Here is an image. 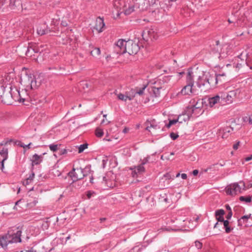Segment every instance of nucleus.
<instances>
[{"instance_id": "f704fd0d", "label": "nucleus", "mask_w": 252, "mask_h": 252, "mask_svg": "<svg viewBox=\"0 0 252 252\" xmlns=\"http://www.w3.org/2000/svg\"><path fill=\"white\" fill-rule=\"evenodd\" d=\"M224 213V211L223 210L220 209L216 211L215 215L216 216H223Z\"/></svg>"}, {"instance_id": "de8ad7c7", "label": "nucleus", "mask_w": 252, "mask_h": 252, "mask_svg": "<svg viewBox=\"0 0 252 252\" xmlns=\"http://www.w3.org/2000/svg\"><path fill=\"white\" fill-rule=\"evenodd\" d=\"M239 145H240L239 141H238L236 144H234V145L233 146V148L234 149V150H237L238 149Z\"/></svg>"}, {"instance_id": "4468645a", "label": "nucleus", "mask_w": 252, "mask_h": 252, "mask_svg": "<svg viewBox=\"0 0 252 252\" xmlns=\"http://www.w3.org/2000/svg\"><path fill=\"white\" fill-rule=\"evenodd\" d=\"M233 130V128L231 127H226L219 130L220 133H221V137L223 139L227 138Z\"/></svg>"}, {"instance_id": "2f4dec72", "label": "nucleus", "mask_w": 252, "mask_h": 252, "mask_svg": "<svg viewBox=\"0 0 252 252\" xmlns=\"http://www.w3.org/2000/svg\"><path fill=\"white\" fill-rule=\"evenodd\" d=\"M91 55L94 57H97L100 54V50L98 48H95L91 52Z\"/></svg>"}, {"instance_id": "13d9d810", "label": "nucleus", "mask_w": 252, "mask_h": 252, "mask_svg": "<svg viewBox=\"0 0 252 252\" xmlns=\"http://www.w3.org/2000/svg\"><path fill=\"white\" fill-rule=\"evenodd\" d=\"M181 177L183 179H186L187 178V175L185 173H183L181 174Z\"/></svg>"}, {"instance_id": "864d4df0", "label": "nucleus", "mask_w": 252, "mask_h": 252, "mask_svg": "<svg viewBox=\"0 0 252 252\" xmlns=\"http://www.w3.org/2000/svg\"><path fill=\"white\" fill-rule=\"evenodd\" d=\"M22 200H19L18 201H17L15 203V206L14 207V209L17 210V206L19 205V204L21 202Z\"/></svg>"}, {"instance_id": "cd10ccee", "label": "nucleus", "mask_w": 252, "mask_h": 252, "mask_svg": "<svg viewBox=\"0 0 252 252\" xmlns=\"http://www.w3.org/2000/svg\"><path fill=\"white\" fill-rule=\"evenodd\" d=\"M115 94L117 95V97L118 98V99L119 100H121L122 101H124L125 102L127 100H128V98L127 97V96L126 95V94H123L122 93H119V94L115 93Z\"/></svg>"}, {"instance_id": "473e14b6", "label": "nucleus", "mask_w": 252, "mask_h": 252, "mask_svg": "<svg viewBox=\"0 0 252 252\" xmlns=\"http://www.w3.org/2000/svg\"><path fill=\"white\" fill-rule=\"evenodd\" d=\"M146 87V86H144L141 88H136L135 90H136V94H138L139 95H142L144 93V91Z\"/></svg>"}, {"instance_id": "6e6552de", "label": "nucleus", "mask_w": 252, "mask_h": 252, "mask_svg": "<svg viewBox=\"0 0 252 252\" xmlns=\"http://www.w3.org/2000/svg\"><path fill=\"white\" fill-rule=\"evenodd\" d=\"M142 37L144 40L149 41V40H153L157 39L158 37L157 32H156L153 29H146L142 33Z\"/></svg>"}, {"instance_id": "423d86ee", "label": "nucleus", "mask_w": 252, "mask_h": 252, "mask_svg": "<svg viewBox=\"0 0 252 252\" xmlns=\"http://www.w3.org/2000/svg\"><path fill=\"white\" fill-rule=\"evenodd\" d=\"M198 71H200V73L198 74V75H202L203 76H205V79L206 80L207 82L210 85L211 87H215L218 84V82L219 80H220V77L224 76V74H218L215 75H211L210 74L209 72H205L201 71L200 70H198ZM202 79V77H201V79Z\"/></svg>"}, {"instance_id": "1a4fd4ad", "label": "nucleus", "mask_w": 252, "mask_h": 252, "mask_svg": "<svg viewBox=\"0 0 252 252\" xmlns=\"http://www.w3.org/2000/svg\"><path fill=\"white\" fill-rule=\"evenodd\" d=\"M15 1L16 0H0V9L1 8L2 11L14 9Z\"/></svg>"}, {"instance_id": "c756f323", "label": "nucleus", "mask_w": 252, "mask_h": 252, "mask_svg": "<svg viewBox=\"0 0 252 252\" xmlns=\"http://www.w3.org/2000/svg\"><path fill=\"white\" fill-rule=\"evenodd\" d=\"M229 222L227 220H225L223 222L224 227L225 228V232L227 233H230L231 231V230H232V228H231L229 226Z\"/></svg>"}, {"instance_id": "ea45409f", "label": "nucleus", "mask_w": 252, "mask_h": 252, "mask_svg": "<svg viewBox=\"0 0 252 252\" xmlns=\"http://www.w3.org/2000/svg\"><path fill=\"white\" fill-rule=\"evenodd\" d=\"M178 121L177 120H170L169 124L167 125V127L168 128L170 127L172 125L175 124L177 122H178Z\"/></svg>"}, {"instance_id": "3c124183", "label": "nucleus", "mask_w": 252, "mask_h": 252, "mask_svg": "<svg viewBox=\"0 0 252 252\" xmlns=\"http://www.w3.org/2000/svg\"><path fill=\"white\" fill-rule=\"evenodd\" d=\"M94 193V192H92L90 191H88L87 193V196L88 197V198L90 199L91 196L93 195V194Z\"/></svg>"}, {"instance_id": "4c0bfd02", "label": "nucleus", "mask_w": 252, "mask_h": 252, "mask_svg": "<svg viewBox=\"0 0 252 252\" xmlns=\"http://www.w3.org/2000/svg\"><path fill=\"white\" fill-rule=\"evenodd\" d=\"M106 117H107V115H106V114L103 115V117L104 119H103L102 120V121L101 122V125H103V124L107 125L110 123V122L106 119Z\"/></svg>"}, {"instance_id": "69168bd1", "label": "nucleus", "mask_w": 252, "mask_h": 252, "mask_svg": "<svg viewBox=\"0 0 252 252\" xmlns=\"http://www.w3.org/2000/svg\"><path fill=\"white\" fill-rule=\"evenodd\" d=\"M252 187V183H251V182L248 185V186L246 187V189H249V188H251Z\"/></svg>"}, {"instance_id": "b1692460", "label": "nucleus", "mask_w": 252, "mask_h": 252, "mask_svg": "<svg viewBox=\"0 0 252 252\" xmlns=\"http://www.w3.org/2000/svg\"><path fill=\"white\" fill-rule=\"evenodd\" d=\"M126 95L128 98V100H131L133 99L136 94V90L134 89H131L129 91L125 93Z\"/></svg>"}, {"instance_id": "bb28decb", "label": "nucleus", "mask_w": 252, "mask_h": 252, "mask_svg": "<svg viewBox=\"0 0 252 252\" xmlns=\"http://www.w3.org/2000/svg\"><path fill=\"white\" fill-rule=\"evenodd\" d=\"M166 1L164 0H160L159 2V5L161 9H162L163 11H165L169 9L170 7L169 5L165 2Z\"/></svg>"}, {"instance_id": "0eeeda50", "label": "nucleus", "mask_w": 252, "mask_h": 252, "mask_svg": "<svg viewBox=\"0 0 252 252\" xmlns=\"http://www.w3.org/2000/svg\"><path fill=\"white\" fill-rule=\"evenodd\" d=\"M68 176L71 178L74 184L72 186L76 185V182L79 180L83 179L84 177L83 169L81 167H73L72 170L68 173Z\"/></svg>"}, {"instance_id": "7c9ffc66", "label": "nucleus", "mask_w": 252, "mask_h": 252, "mask_svg": "<svg viewBox=\"0 0 252 252\" xmlns=\"http://www.w3.org/2000/svg\"><path fill=\"white\" fill-rule=\"evenodd\" d=\"M240 201L242 202H245L246 203H250L252 201L251 197L250 196H240L239 197Z\"/></svg>"}, {"instance_id": "6ab92c4d", "label": "nucleus", "mask_w": 252, "mask_h": 252, "mask_svg": "<svg viewBox=\"0 0 252 252\" xmlns=\"http://www.w3.org/2000/svg\"><path fill=\"white\" fill-rule=\"evenodd\" d=\"M220 97L219 95H216L208 99L210 107H213L215 104L220 102Z\"/></svg>"}, {"instance_id": "39448f33", "label": "nucleus", "mask_w": 252, "mask_h": 252, "mask_svg": "<svg viewBox=\"0 0 252 252\" xmlns=\"http://www.w3.org/2000/svg\"><path fill=\"white\" fill-rule=\"evenodd\" d=\"M246 190V186L243 181L231 184L227 186L225 188V191L226 194L232 196L241 193L242 190Z\"/></svg>"}, {"instance_id": "412c9836", "label": "nucleus", "mask_w": 252, "mask_h": 252, "mask_svg": "<svg viewBox=\"0 0 252 252\" xmlns=\"http://www.w3.org/2000/svg\"><path fill=\"white\" fill-rule=\"evenodd\" d=\"M145 171V168L142 164L137 166L135 168V170L132 172V176L135 177L137 173H142Z\"/></svg>"}, {"instance_id": "6e6d98bb", "label": "nucleus", "mask_w": 252, "mask_h": 252, "mask_svg": "<svg viewBox=\"0 0 252 252\" xmlns=\"http://www.w3.org/2000/svg\"><path fill=\"white\" fill-rule=\"evenodd\" d=\"M143 22H148V20H146V19H145V18H144V19H142V20H141V19L139 20V22L140 23H141V24H144V23H143Z\"/></svg>"}, {"instance_id": "aec40b11", "label": "nucleus", "mask_w": 252, "mask_h": 252, "mask_svg": "<svg viewBox=\"0 0 252 252\" xmlns=\"http://www.w3.org/2000/svg\"><path fill=\"white\" fill-rule=\"evenodd\" d=\"M42 160V156H38L37 154L33 155L31 158V161L32 165L39 164Z\"/></svg>"}, {"instance_id": "2eb2a0df", "label": "nucleus", "mask_w": 252, "mask_h": 252, "mask_svg": "<svg viewBox=\"0 0 252 252\" xmlns=\"http://www.w3.org/2000/svg\"><path fill=\"white\" fill-rule=\"evenodd\" d=\"M47 249H45V247L42 245H37L31 248L29 250H26V252H46Z\"/></svg>"}, {"instance_id": "09e8293b", "label": "nucleus", "mask_w": 252, "mask_h": 252, "mask_svg": "<svg viewBox=\"0 0 252 252\" xmlns=\"http://www.w3.org/2000/svg\"><path fill=\"white\" fill-rule=\"evenodd\" d=\"M232 215V211H229L228 213L227 214V216H226V218L227 219L229 220L230 219Z\"/></svg>"}, {"instance_id": "f03ea898", "label": "nucleus", "mask_w": 252, "mask_h": 252, "mask_svg": "<svg viewBox=\"0 0 252 252\" xmlns=\"http://www.w3.org/2000/svg\"><path fill=\"white\" fill-rule=\"evenodd\" d=\"M200 71L196 69L194 70H189L187 76V85L181 91L180 93L183 95H190L193 93L192 87L193 86V77H198L199 80H201V76L198 75Z\"/></svg>"}, {"instance_id": "4d7b16f0", "label": "nucleus", "mask_w": 252, "mask_h": 252, "mask_svg": "<svg viewBox=\"0 0 252 252\" xmlns=\"http://www.w3.org/2000/svg\"><path fill=\"white\" fill-rule=\"evenodd\" d=\"M252 159V155H250L249 157H247L245 158V160L247 161H250V160H251Z\"/></svg>"}, {"instance_id": "393cba45", "label": "nucleus", "mask_w": 252, "mask_h": 252, "mask_svg": "<svg viewBox=\"0 0 252 252\" xmlns=\"http://www.w3.org/2000/svg\"><path fill=\"white\" fill-rule=\"evenodd\" d=\"M189 119V114H187L186 113L183 114L182 115H180L177 119V121H178V122L180 123H182L183 122H186L188 121Z\"/></svg>"}, {"instance_id": "79ce46f5", "label": "nucleus", "mask_w": 252, "mask_h": 252, "mask_svg": "<svg viewBox=\"0 0 252 252\" xmlns=\"http://www.w3.org/2000/svg\"><path fill=\"white\" fill-rule=\"evenodd\" d=\"M32 144V143H30L28 145H25L24 144V143H21L19 144V146L21 147H23V148L25 149L26 148H28V149H30L31 147H30V146Z\"/></svg>"}, {"instance_id": "0e129e2a", "label": "nucleus", "mask_w": 252, "mask_h": 252, "mask_svg": "<svg viewBox=\"0 0 252 252\" xmlns=\"http://www.w3.org/2000/svg\"><path fill=\"white\" fill-rule=\"evenodd\" d=\"M198 103H199V101H197L196 102V104H195L194 105V107H195V108L197 109V108H199L200 107V106L198 105Z\"/></svg>"}, {"instance_id": "49530a36", "label": "nucleus", "mask_w": 252, "mask_h": 252, "mask_svg": "<svg viewBox=\"0 0 252 252\" xmlns=\"http://www.w3.org/2000/svg\"><path fill=\"white\" fill-rule=\"evenodd\" d=\"M74 184V183H73V182L70 184L69 185V188H75L76 189H79L80 188V185H79V184L77 183L76 182V185L74 186H72V185Z\"/></svg>"}, {"instance_id": "bf43d9fd", "label": "nucleus", "mask_w": 252, "mask_h": 252, "mask_svg": "<svg viewBox=\"0 0 252 252\" xmlns=\"http://www.w3.org/2000/svg\"><path fill=\"white\" fill-rule=\"evenodd\" d=\"M3 88L2 86L0 87V96H1L3 94Z\"/></svg>"}, {"instance_id": "680f3d73", "label": "nucleus", "mask_w": 252, "mask_h": 252, "mask_svg": "<svg viewBox=\"0 0 252 252\" xmlns=\"http://www.w3.org/2000/svg\"><path fill=\"white\" fill-rule=\"evenodd\" d=\"M198 171L197 170H194L192 172V174L193 175L196 176L198 174Z\"/></svg>"}, {"instance_id": "4be33fe9", "label": "nucleus", "mask_w": 252, "mask_h": 252, "mask_svg": "<svg viewBox=\"0 0 252 252\" xmlns=\"http://www.w3.org/2000/svg\"><path fill=\"white\" fill-rule=\"evenodd\" d=\"M37 203V200L35 198L32 197H29L27 201V206L29 208H32L35 206Z\"/></svg>"}, {"instance_id": "37998d69", "label": "nucleus", "mask_w": 252, "mask_h": 252, "mask_svg": "<svg viewBox=\"0 0 252 252\" xmlns=\"http://www.w3.org/2000/svg\"><path fill=\"white\" fill-rule=\"evenodd\" d=\"M170 135V137L173 140H175L179 137V135L177 134H176L174 132L171 133Z\"/></svg>"}, {"instance_id": "f3484780", "label": "nucleus", "mask_w": 252, "mask_h": 252, "mask_svg": "<svg viewBox=\"0 0 252 252\" xmlns=\"http://www.w3.org/2000/svg\"><path fill=\"white\" fill-rule=\"evenodd\" d=\"M8 150L6 148H3L0 152V155L2 158L1 161V169L4 167V162L8 158Z\"/></svg>"}, {"instance_id": "dca6fc26", "label": "nucleus", "mask_w": 252, "mask_h": 252, "mask_svg": "<svg viewBox=\"0 0 252 252\" xmlns=\"http://www.w3.org/2000/svg\"><path fill=\"white\" fill-rule=\"evenodd\" d=\"M32 52L34 53H38L40 52L39 47L36 44H32L30 46L28 47L27 51L26 52V55L27 56H32Z\"/></svg>"}, {"instance_id": "e433bc0d", "label": "nucleus", "mask_w": 252, "mask_h": 252, "mask_svg": "<svg viewBox=\"0 0 252 252\" xmlns=\"http://www.w3.org/2000/svg\"><path fill=\"white\" fill-rule=\"evenodd\" d=\"M49 148L51 151L54 152L58 150V145H54V144L50 145Z\"/></svg>"}, {"instance_id": "774afa93", "label": "nucleus", "mask_w": 252, "mask_h": 252, "mask_svg": "<svg viewBox=\"0 0 252 252\" xmlns=\"http://www.w3.org/2000/svg\"><path fill=\"white\" fill-rule=\"evenodd\" d=\"M83 85L84 86V87H85V86L87 88L89 87V84L87 83H83Z\"/></svg>"}, {"instance_id": "c03bdc74", "label": "nucleus", "mask_w": 252, "mask_h": 252, "mask_svg": "<svg viewBox=\"0 0 252 252\" xmlns=\"http://www.w3.org/2000/svg\"><path fill=\"white\" fill-rule=\"evenodd\" d=\"M37 32L38 34H40L41 35H43L45 34V32L43 30H41V28H38L37 29Z\"/></svg>"}, {"instance_id": "f8f14e48", "label": "nucleus", "mask_w": 252, "mask_h": 252, "mask_svg": "<svg viewBox=\"0 0 252 252\" xmlns=\"http://www.w3.org/2000/svg\"><path fill=\"white\" fill-rule=\"evenodd\" d=\"M227 47L226 45H220L219 41L216 42V46L214 48V51L218 54L219 57L220 56H225L227 54Z\"/></svg>"}, {"instance_id": "7ed1b4c3", "label": "nucleus", "mask_w": 252, "mask_h": 252, "mask_svg": "<svg viewBox=\"0 0 252 252\" xmlns=\"http://www.w3.org/2000/svg\"><path fill=\"white\" fill-rule=\"evenodd\" d=\"M21 231L17 230L16 233H10L0 237V246L5 248L9 243L21 242Z\"/></svg>"}, {"instance_id": "a19ab883", "label": "nucleus", "mask_w": 252, "mask_h": 252, "mask_svg": "<svg viewBox=\"0 0 252 252\" xmlns=\"http://www.w3.org/2000/svg\"><path fill=\"white\" fill-rule=\"evenodd\" d=\"M251 215H246L243 216L240 220H239V223L240 224L241 223V220H247L248 219L250 218Z\"/></svg>"}, {"instance_id": "ddd939ff", "label": "nucleus", "mask_w": 252, "mask_h": 252, "mask_svg": "<svg viewBox=\"0 0 252 252\" xmlns=\"http://www.w3.org/2000/svg\"><path fill=\"white\" fill-rule=\"evenodd\" d=\"M104 26V19L101 17H97L94 27V29L98 31V32H100L102 31Z\"/></svg>"}, {"instance_id": "c85d7f7f", "label": "nucleus", "mask_w": 252, "mask_h": 252, "mask_svg": "<svg viewBox=\"0 0 252 252\" xmlns=\"http://www.w3.org/2000/svg\"><path fill=\"white\" fill-rule=\"evenodd\" d=\"M104 134V132L102 129L98 127L95 129V135L96 137L100 138L102 137Z\"/></svg>"}, {"instance_id": "72a5a7b5", "label": "nucleus", "mask_w": 252, "mask_h": 252, "mask_svg": "<svg viewBox=\"0 0 252 252\" xmlns=\"http://www.w3.org/2000/svg\"><path fill=\"white\" fill-rule=\"evenodd\" d=\"M88 147V144H84L81 145L78 148V153H81L84 151V150L87 149Z\"/></svg>"}, {"instance_id": "e2e57ef3", "label": "nucleus", "mask_w": 252, "mask_h": 252, "mask_svg": "<svg viewBox=\"0 0 252 252\" xmlns=\"http://www.w3.org/2000/svg\"><path fill=\"white\" fill-rule=\"evenodd\" d=\"M225 208L229 212L232 211L230 207L228 205H226Z\"/></svg>"}, {"instance_id": "a878e982", "label": "nucleus", "mask_w": 252, "mask_h": 252, "mask_svg": "<svg viewBox=\"0 0 252 252\" xmlns=\"http://www.w3.org/2000/svg\"><path fill=\"white\" fill-rule=\"evenodd\" d=\"M103 181L105 182L106 186L110 188H113L115 186V182L114 181L107 180L106 177H103Z\"/></svg>"}, {"instance_id": "c9c22d12", "label": "nucleus", "mask_w": 252, "mask_h": 252, "mask_svg": "<svg viewBox=\"0 0 252 252\" xmlns=\"http://www.w3.org/2000/svg\"><path fill=\"white\" fill-rule=\"evenodd\" d=\"M146 2V7L148 6H151L156 3L157 0H145Z\"/></svg>"}, {"instance_id": "a211bd4d", "label": "nucleus", "mask_w": 252, "mask_h": 252, "mask_svg": "<svg viewBox=\"0 0 252 252\" xmlns=\"http://www.w3.org/2000/svg\"><path fill=\"white\" fill-rule=\"evenodd\" d=\"M146 126V129L151 132V128H153L155 129H159V127L156 124L155 120L152 121H147L145 123Z\"/></svg>"}, {"instance_id": "f257e3e1", "label": "nucleus", "mask_w": 252, "mask_h": 252, "mask_svg": "<svg viewBox=\"0 0 252 252\" xmlns=\"http://www.w3.org/2000/svg\"><path fill=\"white\" fill-rule=\"evenodd\" d=\"M139 50L137 43L132 40L127 41L120 39L115 46V51L118 54L127 53L129 55L136 54Z\"/></svg>"}, {"instance_id": "5701e85b", "label": "nucleus", "mask_w": 252, "mask_h": 252, "mask_svg": "<svg viewBox=\"0 0 252 252\" xmlns=\"http://www.w3.org/2000/svg\"><path fill=\"white\" fill-rule=\"evenodd\" d=\"M239 93V91L237 90L230 91L226 96L227 100L231 101V99L236 97Z\"/></svg>"}, {"instance_id": "a18cd8bd", "label": "nucleus", "mask_w": 252, "mask_h": 252, "mask_svg": "<svg viewBox=\"0 0 252 252\" xmlns=\"http://www.w3.org/2000/svg\"><path fill=\"white\" fill-rule=\"evenodd\" d=\"M216 217L218 221L223 222L225 220H224L223 216H216Z\"/></svg>"}, {"instance_id": "9b49d317", "label": "nucleus", "mask_w": 252, "mask_h": 252, "mask_svg": "<svg viewBox=\"0 0 252 252\" xmlns=\"http://www.w3.org/2000/svg\"><path fill=\"white\" fill-rule=\"evenodd\" d=\"M126 0H115L113 2L114 8L118 11V16L122 14V11H123L125 7L126 6Z\"/></svg>"}, {"instance_id": "603ef678", "label": "nucleus", "mask_w": 252, "mask_h": 252, "mask_svg": "<svg viewBox=\"0 0 252 252\" xmlns=\"http://www.w3.org/2000/svg\"><path fill=\"white\" fill-rule=\"evenodd\" d=\"M34 173L32 174L28 178L29 180H30V182H32V181L33 179L34 178Z\"/></svg>"}, {"instance_id": "052dcab7", "label": "nucleus", "mask_w": 252, "mask_h": 252, "mask_svg": "<svg viewBox=\"0 0 252 252\" xmlns=\"http://www.w3.org/2000/svg\"><path fill=\"white\" fill-rule=\"evenodd\" d=\"M61 24L63 27H66L67 25V23H66V21H62Z\"/></svg>"}, {"instance_id": "5fc2aeb1", "label": "nucleus", "mask_w": 252, "mask_h": 252, "mask_svg": "<svg viewBox=\"0 0 252 252\" xmlns=\"http://www.w3.org/2000/svg\"><path fill=\"white\" fill-rule=\"evenodd\" d=\"M31 183V182H30V180H29V178H28L27 180L24 182L23 184L24 185L27 186Z\"/></svg>"}, {"instance_id": "338daca9", "label": "nucleus", "mask_w": 252, "mask_h": 252, "mask_svg": "<svg viewBox=\"0 0 252 252\" xmlns=\"http://www.w3.org/2000/svg\"><path fill=\"white\" fill-rule=\"evenodd\" d=\"M249 123L251 124H252V114L250 116Z\"/></svg>"}, {"instance_id": "9d476101", "label": "nucleus", "mask_w": 252, "mask_h": 252, "mask_svg": "<svg viewBox=\"0 0 252 252\" xmlns=\"http://www.w3.org/2000/svg\"><path fill=\"white\" fill-rule=\"evenodd\" d=\"M135 11L134 3L133 0H127L126 6L125 7L122 14L124 15L132 14Z\"/></svg>"}, {"instance_id": "20e7f679", "label": "nucleus", "mask_w": 252, "mask_h": 252, "mask_svg": "<svg viewBox=\"0 0 252 252\" xmlns=\"http://www.w3.org/2000/svg\"><path fill=\"white\" fill-rule=\"evenodd\" d=\"M21 82L27 88L29 87L31 89H35L38 86L35 80L34 76L31 73L28 72L27 70L22 71Z\"/></svg>"}, {"instance_id": "58836bf2", "label": "nucleus", "mask_w": 252, "mask_h": 252, "mask_svg": "<svg viewBox=\"0 0 252 252\" xmlns=\"http://www.w3.org/2000/svg\"><path fill=\"white\" fill-rule=\"evenodd\" d=\"M195 246L198 249H200L202 247V244L198 241H196L195 242Z\"/></svg>"}, {"instance_id": "8fccbe9b", "label": "nucleus", "mask_w": 252, "mask_h": 252, "mask_svg": "<svg viewBox=\"0 0 252 252\" xmlns=\"http://www.w3.org/2000/svg\"><path fill=\"white\" fill-rule=\"evenodd\" d=\"M164 177L166 178V179L170 180L171 178V176L169 173H166L164 175Z\"/></svg>"}]
</instances>
